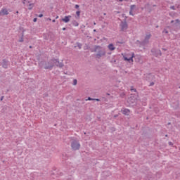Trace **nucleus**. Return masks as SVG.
<instances>
[{"label": "nucleus", "instance_id": "nucleus-38", "mask_svg": "<svg viewBox=\"0 0 180 180\" xmlns=\"http://www.w3.org/2000/svg\"><path fill=\"white\" fill-rule=\"evenodd\" d=\"M3 99H4V97H1V101H2Z\"/></svg>", "mask_w": 180, "mask_h": 180}, {"label": "nucleus", "instance_id": "nucleus-12", "mask_svg": "<svg viewBox=\"0 0 180 180\" xmlns=\"http://www.w3.org/2000/svg\"><path fill=\"white\" fill-rule=\"evenodd\" d=\"M171 23H174L175 26H179V20H172Z\"/></svg>", "mask_w": 180, "mask_h": 180}, {"label": "nucleus", "instance_id": "nucleus-33", "mask_svg": "<svg viewBox=\"0 0 180 180\" xmlns=\"http://www.w3.org/2000/svg\"><path fill=\"white\" fill-rule=\"evenodd\" d=\"M52 22L54 23L56 22V20H53Z\"/></svg>", "mask_w": 180, "mask_h": 180}, {"label": "nucleus", "instance_id": "nucleus-26", "mask_svg": "<svg viewBox=\"0 0 180 180\" xmlns=\"http://www.w3.org/2000/svg\"><path fill=\"white\" fill-rule=\"evenodd\" d=\"M94 100L93 101H96L97 102H99L101 100H99V98H94Z\"/></svg>", "mask_w": 180, "mask_h": 180}, {"label": "nucleus", "instance_id": "nucleus-11", "mask_svg": "<svg viewBox=\"0 0 180 180\" xmlns=\"http://www.w3.org/2000/svg\"><path fill=\"white\" fill-rule=\"evenodd\" d=\"M108 49L110 50V51H113V50L116 49V47H115V45H113L112 44H110L108 46Z\"/></svg>", "mask_w": 180, "mask_h": 180}, {"label": "nucleus", "instance_id": "nucleus-10", "mask_svg": "<svg viewBox=\"0 0 180 180\" xmlns=\"http://www.w3.org/2000/svg\"><path fill=\"white\" fill-rule=\"evenodd\" d=\"M70 19H71V15L65 16L64 18L62 19L63 22L65 23H68L70 22Z\"/></svg>", "mask_w": 180, "mask_h": 180}, {"label": "nucleus", "instance_id": "nucleus-34", "mask_svg": "<svg viewBox=\"0 0 180 180\" xmlns=\"http://www.w3.org/2000/svg\"><path fill=\"white\" fill-rule=\"evenodd\" d=\"M56 19H58V16H56Z\"/></svg>", "mask_w": 180, "mask_h": 180}, {"label": "nucleus", "instance_id": "nucleus-9", "mask_svg": "<svg viewBox=\"0 0 180 180\" xmlns=\"http://www.w3.org/2000/svg\"><path fill=\"white\" fill-rule=\"evenodd\" d=\"M121 112H122V115H125V116H129L130 115V110H129L127 108H122L121 110Z\"/></svg>", "mask_w": 180, "mask_h": 180}, {"label": "nucleus", "instance_id": "nucleus-7", "mask_svg": "<svg viewBox=\"0 0 180 180\" xmlns=\"http://www.w3.org/2000/svg\"><path fill=\"white\" fill-rule=\"evenodd\" d=\"M105 54H106V52L104 50H101L96 54V57L97 58H101V57H103V56H105Z\"/></svg>", "mask_w": 180, "mask_h": 180}, {"label": "nucleus", "instance_id": "nucleus-13", "mask_svg": "<svg viewBox=\"0 0 180 180\" xmlns=\"http://www.w3.org/2000/svg\"><path fill=\"white\" fill-rule=\"evenodd\" d=\"M3 68H8V62L6 60H3Z\"/></svg>", "mask_w": 180, "mask_h": 180}, {"label": "nucleus", "instance_id": "nucleus-24", "mask_svg": "<svg viewBox=\"0 0 180 180\" xmlns=\"http://www.w3.org/2000/svg\"><path fill=\"white\" fill-rule=\"evenodd\" d=\"M94 99L91 98V97H89L88 99H86V101H94Z\"/></svg>", "mask_w": 180, "mask_h": 180}, {"label": "nucleus", "instance_id": "nucleus-32", "mask_svg": "<svg viewBox=\"0 0 180 180\" xmlns=\"http://www.w3.org/2000/svg\"><path fill=\"white\" fill-rule=\"evenodd\" d=\"M25 1H26V0H23L22 4H25Z\"/></svg>", "mask_w": 180, "mask_h": 180}, {"label": "nucleus", "instance_id": "nucleus-40", "mask_svg": "<svg viewBox=\"0 0 180 180\" xmlns=\"http://www.w3.org/2000/svg\"><path fill=\"white\" fill-rule=\"evenodd\" d=\"M94 25H96V22H94Z\"/></svg>", "mask_w": 180, "mask_h": 180}, {"label": "nucleus", "instance_id": "nucleus-3", "mask_svg": "<svg viewBox=\"0 0 180 180\" xmlns=\"http://www.w3.org/2000/svg\"><path fill=\"white\" fill-rule=\"evenodd\" d=\"M71 147H72V149L75 151L77 150H79V148H81V144H79V142H78V141L73 140L71 142Z\"/></svg>", "mask_w": 180, "mask_h": 180}, {"label": "nucleus", "instance_id": "nucleus-28", "mask_svg": "<svg viewBox=\"0 0 180 180\" xmlns=\"http://www.w3.org/2000/svg\"><path fill=\"white\" fill-rule=\"evenodd\" d=\"M33 22H37V18H34Z\"/></svg>", "mask_w": 180, "mask_h": 180}, {"label": "nucleus", "instance_id": "nucleus-4", "mask_svg": "<svg viewBox=\"0 0 180 180\" xmlns=\"http://www.w3.org/2000/svg\"><path fill=\"white\" fill-rule=\"evenodd\" d=\"M150 38H151V34H147L143 41H142V44H147Z\"/></svg>", "mask_w": 180, "mask_h": 180}, {"label": "nucleus", "instance_id": "nucleus-1", "mask_svg": "<svg viewBox=\"0 0 180 180\" xmlns=\"http://www.w3.org/2000/svg\"><path fill=\"white\" fill-rule=\"evenodd\" d=\"M122 56V58L124 61L129 63V64H133L134 60V52H127L121 54Z\"/></svg>", "mask_w": 180, "mask_h": 180}, {"label": "nucleus", "instance_id": "nucleus-39", "mask_svg": "<svg viewBox=\"0 0 180 180\" xmlns=\"http://www.w3.org/2000/svg\"><path fill=\"white\" fill-rule=\"evenodd\" d=\"M16 13H19V11H16Z\"/></svg>", "mask_w": 180, "mask_h": 180}, {"label": "nucleus", "instance_id": "nucleus-42", "mask_svg": "<svg viewBox=\"0 0 180 180\" xmlns=\"http://www.w3.org/2000/svg\"><path fill=\"white\" fill-rule=\"evenodd\" d=\"M169 144H172L171 142H169Z\"/></svg>", "mask_w": 180, "mask_h": 180}, {"label": "nucleus", "instance_id": "nucleus-37", "mask_svg": "<svg viewBox=\"0 0 180 180\" xmlns=\"http://www.w3.org/2000/svg\"><path fill=\"white\" fill-rule=\"evenodd\" d=\"M114 63H116V60H112Z\"/></svg>", "mask_w": 180, "mask_h": 180}, {"label": "nucleus", "instance_id": "nucleus-43", "mask_svg": "<svg viewBox=\"0 0 180 180\" xmlns=\"http://www.w3.org/2000/svg\"><path fill=\"white\" fill-rule=\"evenodd\" d=\"M124 1H129V0H124Z\"/></svg>", "mask_w": 180, "mask_h": 180}, {"label": "nucleus", "instance_id": "nucleus-22", "mask_svg": "<svg viewBox=\"0 0 180 180\" xmlns=\"http://www.w3.org/2000/svg\"><path fill=\"white\" fill-rule=\"evenodd\" d=\"M20 43H23V37H22L19 41H18Z\"/></svg>", "mask_w": 180, "mask_h": 180}, {"label": "nucleus", "instance_id": "nucleus-21", "mask_svg": "<svg viewBox=\"0 0 180 180\" xmlns=\"http://www.w3.org/2000/svg\"><path fill=\"white\" fill-rule=\"evenodd\" d=\"M74 26H79V24H78V22L77 21H75L73 23Z\"/></svg>", "mask_w": 180, "mask_h": 180}, {"label": "nucleus", "instance_id": "nucleus-29", "mask_svg": "<svg viewBox=\"0 0 180 180\" xmlns=\"http://www.w3.org/2000/svg\"><path fill=\"white\" fill-rule=\"evenodd\" d=\"M39 18H43V14H39Z\"/></svg>", "mask_w": 180, "mask_h": 180}, {"label": "nucleus", "instance_id": "nucleus-23", "mask_svg": "<svg viewBox=\"0 0 180 180\" xmlns=\"http://www.w3.org/2000/svg\"><path fill=\"white\" fill-rule=\"evenodd\" d=\"M132 11H133V10H131V11H129V15H131V16H134V14L132 13Z\"/></svg>", "mask_w": 180, "mask_h": 180}, {"label": "nucleus", "instance_id": "nucleus-18", "mask_svg": "<svg viewBox=\"0 0 180 180\" xmlns=\"http://www.w3.org/2000/svg\"><path fill=\"white\" fill-rule=\"evenodd\" d=\"M77 47L81 49L82 48V44H79V43H77Z\"/></svg>", "mask_w": 180, "mask_h": 180}, {"label": "nucleus", "instance_id": "nucleus-17", "mask_svg": "<svg viewBox=\"0 0 180 180\" xmlns=\"http://www.w3.org/2000/svg\"><path fill=\"white\" fill-rule=\"evenodd\" d=\"M162 33H163L164 34H168V31H167V29H165V30H163Z\"/></svg>", "mask_w": 180, "mask_h": 180}, {"label": "nucleus", "instance_id": "nucleus-36", "mask_svg": "<svg viewBox=\"0 0 180 180\" xmlns=\"http://www.w3.org/2000/svg\"><path fill=\"white\" fill-rule=\"evenodd\" d=\"M63 30H65V27H63Z\"/></svg>", "mask_w": 180, "mask_h": 180}, {"label": "nucleus", "instance_id": "nucleus-25", "mask_svg": "<svg viewBox=\"0 0 180 180\" xmlns=\"http://www.w3.org/2000/svg\"><path fill=\"white\" fill-rule=\"evenodd\" d=\"M75 8L76 9H78V8H79V5L76 4V5L75 6Z\"/></svg>", "mask_w": 180, "mask_h": 180}, {"label": "nucleus", "instance_id": "nucleus-16", "mask_svg": "<svg viewBox=\"0 0 180 180\" xmlns=\"http://www.w3.org/2000/svg\"><path fill=\"white\" fill-rule=\"evenodd\" d=\"M29 8H28V9L30 10V11H32V9H33V4H29Z\"/></svg>", "mask_w": 180, "mask_h": 180}, {"label": "nucleus", "instance_id": "nucleus-27", "mask_svg": "<svg viewBox=\"0 0 180 180\" xmlns=\"http://www.w3.org/2000/svg\"><path fill=\"white\" fill-rule=\"evenodd\" d=\"M170 8H172V9H173V10H175V6H172L170 7Z\"/></svg>", "mask_w": 180, "mask_h": 180}, {"label": "nucleus", "instance_id": "nucleus-30", "mask_svg": "<svg viewBox=\"0 0 180 180\" xmlns=\"http://www.w3.org/2000/svg\"><path fill=\"white\" fill-rule=\"evenodd\" d=\"M158 53L161 56V51H158Z\"/></svg>", "mask_w": 180, "mask_h": 180}, {"label": "nucleus", "instance_id": "nucleus-14", "mask_svg": "<svg viewBox=\"0 0 180 180\" xmlns=\"http://www.w3.org/2000/svg\"><path fill=\"white\" fill-rule=\"evenodd\" d=\"M76 15H77V16L75 17L76 19H79V16H80V15H81V11H77L76 12Z\"/></svg>", "mask_w": 180, "mask_h": 180}, {"label": "nucleus", "instance_id": "nucleus-15", "mask_svg": "<svg viewBox=\"0 0 180 180\" xmlns=\"http://www.w3.org/2000/svg\"><path fill=\"white\" fill-rule=\"evenodd\" d=\"M77 84H78V81L77 80V79H74L72 85L75 86V85H77Z\"/></svg>", "mask_w": 180, "mask_h": 180}, {"label": "nucleus", "instance_id": "nucleus-19", "mask_svg": "<svg viewBox=\"0 0 180 180\" xmlns=\"http://www.w3.org/2000/svg\"><path fill=\"white\" fill-rule=\"evenodd\" d=\"M43 64H44V62H41L39 63V66L40 67V68L43 67Z\"/></svg>", "mask_w": 180, "mask_h": 180}, {"label": "nucleus", "instance_id": "nucleus-2", "mask_svg": "<svg viewBox=\"0 0 180 180\" xmlns=\"http://www.w3.org/2000/svg\"><path fill=\"white\" fill-rule=\"evenodd\" d=\"M57 63H58V60H52L50 62L46 63L44 67L45 70H51L55 64L57 65Z\"/></svg>", "mask_w": 180, "mask_h": 180}, {"label": "nucleus", "instance_id": "nucleus-35", "mask_svg": "<svg viewBox=\"0 0 180 180\" xmlns=\"http://www.w3.org/2000/svg\"><path fill=\"white\" fill-rule=\"evenodd\" d=\"M48 20H51V18H48Z\"/></svg>", "mask_w": 180, "mask_h": 180}, {"label": "nucleus", "instance_id": "nucleus-20", "mask_svg": "<svg viewBox=\"0 0 180 180\" xmlns=\"http://www.w3.org/2000/svg\"><path fill=\"white\" fill-rule=\"evenodd\" d=\"M135 8H136V6H135V5H131V6H130L131 11H133V9H134Z\"/></svg>", "mask_w": 180, "mask_h": 180}, {"label": "nucleus", "instance_id": "nucleus-5", "mask_svg": "<svg viewBox=\"0 0 180 180\" xmlns=\"http://www.w3.org/2000/svg\"><path fill=\"white\" fill-rule=\"evenodd\" d=\"M120 27L123 32L127 30V27H128L127 22L126 21L122 22L120 24Z\"/></svg>", "mask_w": 180, "mask_h": 180}, {"label": "nucleus", "instance_id": "nucleus-6", "mask_svg": "<svg viewBox=\"0 0 180 180\" xmlns=\"http://www.w3.org/2000/svg\"><path fill=\"white\" fill-rule=\"evenodd\" d=\"M128 102L130 105H132V106H134V105L137 102V100L134 97H130L129 98H128Z\"/></svg>", "mask_w": 180, "mask_h": 180}, {"label": "nucleus", "instance_id": "nucleus-8", "mask_svg": "<svg viewBox=\"0 0 180 180\" xmlns=\"http://www.w3.org/2000/svg\"><path fill=\"white\" fill-rule=\"evenodd\" d=\"M5 15H9V12H8V9L2 8L0 11V16H5Z\"/></svg>", "mask_w": 180, "mask_h": 180}, {"label": "nucleus", "instance_id": "nucleus-31", "mask_svg": "<svg viewBox=\"0 0 180 180\" xmlns=\"http://www.w3.org/2000/svg\"><path fill=\"white\" fill-rule=\"evenodd\" d=\"M117 1H118L119 2H123V1L124 0H117Z\"/></svg>", "mask_w": 180, "mask_h": 180}, {"label": "nucleus", "instance_id": "nucleus-41", "mask_svg": "<svg viewBox=\"0 0 180 180\" xmlns=\"http://www.w3.org/2000/svg\"><path fill=\"white\" fill-rule=\"evenodd\" d=\"M94 32H96V30H94Z\"/></svg>", "mask_w": 180, "mask_h": 180}]
</instances>
